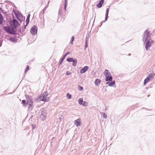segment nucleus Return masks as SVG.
<instances>
[{
  "label": "nucleus",
  "instance_id": "obj_1",
  "mask_svg": "<svg viewBox=\"0 0 155 155\" xmlns=\"http://www.w3.org/2000/svg\"><path fill=\"white\" fill-rule=\"evenodd\" d=\"M9 25H3V28L7 33L12 35L15 34L17 31V28L20 25L15 19L12 20L11 19L9 21Z\"/></svg>",
  "mask_w": 155,
  "mask_h": 155
},
{
  "label": "nucleus",
  "instance_id": "obj_2",
  "mask_svg": "<svg viewBox=\"0 0 155 155\" xmlns=\"http://www.w3.org/2000/svg\"><path fill=\"white\" fill-rule=\"evenodd\" d=\"M26 100H23L22 101L21 104H22L23 107H26L27 106V104L30 103L34 102L33 98L32 96L29 95H27L25 94V95Z\"/></svg>",
  "mask_w": 155,
  "mask_h": 155
},
{
  "label": "nucleus",
  "instance_id": "obj_3",
  "mask_svg": "<svg viewBox=\"0 0 155 155\" xmlns=\"http://www.w3.org/2000/svg\"><path fill=\"white\" fill-rule=\"evenodd\" d=\"M152 35V32L149 30V28H148L146 29L144 31L143 34V41L145 42L147 40H150Z\"/></svg>",
  "mask_w": 155,
  "mask_h": 155
},
{
  "label": "nucleus",
  "instance_id": "obj_4",
  "mask_svg": "<svg viewBox=\"0 0 155 155\" xmlns=\"http://www.w3.org/2000/svg\"><path fill=\"white\" fill-rule=\"evenodd\" d=\"M14 10L13 9V11L14 12L16 18L21 23L23 21H24L25 18V17L23 16L21 12L18 11H17V12H15Z\"/></svg>",
  "mask_w": 155,
  "mask_h": 155
},
{
  "label": "nucleus",
  "instance_id": "obj_5",
  "mask_svg": "<svg viewBox=\"0 0 155 155\" xmlns=\"http://www.w3.org/2000/svg\"><path fill=\"white\" fill-rule=\"evenodd\" d=\"M48 91H45L43 93L40 94L39 96H38V98H37V99H40V101L45 102V101H46V97L48 96Z\"/></svg>",
  "mask_w": 155,
  "mask_h": 155
},
{
  "label": "nucleus",
  "instance_id": "obj_6",
  "mask_svg": "<svg viewBox=\"0 0 155 155\" xmlns=\"http://www.w3.org/2000/svg\"><path fill=\"white\" fill-rule=\"evenodd\" d=\"M41 114L40 116V118L41 121H44L46 119L47 116V111L44 108L41 109Z\"/></svg>",
  "mask_w": 155,
  "mask_h": 155
},
{
  "label": "nucleus",
  "instance_id": "obj_7",
  "mask_svg": "<svg viewBox=\"0 0 155 155\" xmlns=\"http://www.w3.org/2000/svg\"><path fill=\"white\" fill-rule=\"evenodd\" d=\"M38 31V28L36 25H33L30 29V32L33 35H37Z\"/></svg>",
  "mask_w": 155,
  "mask_h": 155
},
{
  "label": "nucleus",
  "instance_id": "obj_8",
  "mask_svg": "<svg viewBox=\"0 0 155 155\" xmlns=\"http://www.w3.org/2000/svg\"><path fill=\"white\" fill-rule=\"evenodd\" d=\"M70 52L69 51L68 52H66L65 54L63 56L62 58L59 61V64H58V67H59L60 65L62 64L63 61L64 59L66 57L68 54H70Z\"/></svg>",
  "mask_w": 155,
  "mask_h": 155
},
{
  "label": "nucleus",
  "instance_id": "obj_9",
  "mask_svg": "<svg viewBox=\"0 0 155 155\" xmlns=\"http://www.w3.org/2000/svg\"><path fill=\"white\" fill-rule=\"evenodd\" d=\"M143 43L145 44V48L146 51H148L150 47L151 46V45L150 44V40H148L144 42L143 41Z\"/></svg>",
  "mask_w": 155,
  "mask_h": 155
},
{
  "label": "nucleus",
  "instance_id": "obj_10",
  "mask_svg": "<svg viewBox=\"0 0 155 155\" xmlns=\"http://www.w3.org/2000/svg\"><path fill=\"white\" fill-rule=\"evenodd\" d=\"M81 119L80 118H78L74 121V125H75L77 127H79L81 125Z\"/></svg>",
  "mask_w": 155,
  "mask_h": 155
},
{
  "label": "nucleus",
  "instance_id": "obj_11",
  "mask_svg": "<svg viewBox=\"0 0 155 155\" xmlns=\"http://www.w3.org/2000/svg\"><path fill=\"white\" fill-rule=\"evenodd\" d=\"M34 102L30 103L27 104L28 110V111H31L33 109L34 105L33 104Z\"/></svg>",
  "mask_w": 155,
  "mask_h": 155
},
{
  "label": "nucleus",
  "instance_id": "obj_12",
  "mask_svg": "<svg viewBox=\"0 0 155 155\" xmlns=\"http://www.w3.org/2000/svg\"><path fill=\"white\" fill-rule=\"evenodd\" d=\"M89 67L87 66H86L81 69L80 71V73L82 74L85 73L88 69Z\"/></svg>",
  "mask_w": 155,
  "mask_h": 155
},
{
  "label": "nucleus",
  "instance_id": "obj_13",
  "mask_svg": "<svg viewBox=\"0 0 155 155\" xmlns=\"http://www.w3.org/2000/svg\"><path fill=\"white\" fill-rule=\"evenodd\" d=\"M18 39L16 36L14 37H11L9 38V40L13 43L17 42L18 41Z\"/></svg>",
  "mask_w": 155,
  "mask_h": 155
},
{
  "label": "nucleus",
  "instance_id": "obj_14",
  "mask_svg": "<svg viewBox=\"0 0 155 155\" xmlns=\"http://www.w3.org/2000/svg\"><path fill=\"white\" fill-rule=\"evenodd\" d=\"M109 9L110 8H106L105 18V21H107L108 20V18H109L108 15L109 14Z\"/></svg>",
  "mask_w": 155,
  "mask_h": 155
},
{
  "label": "nucleus",
  "instance_id": "obj_15",
  "mask_svg": "<svg viewBox=\"0 0 155 155\" xmlns=\"http://www.w3.org/2000/svg\"><path fill=\"white\" fill-rule=\"evenodd\" d=\"M104 2V0H100L99 2L97 4V6L98 8H101Z\"/></svg>",
  "mask_w": 155,
  "mask_h": 155
},
{
  "label": "nucleus",
  "instance_id": "obj_16",
  "mask_svg": "<svg viewBox=\"0 0 155 155\" xmlns=\"http://www.w3.org/2000/svg\"><path fill=\"white\" fill-rule=\"evenodd\" d=\"M104 75L105 76V77H106L108 76L111 75L110 72L107 69L105 70L104 72Z\"/></svg>",
  "mask_w": 155,
  "mask_h": 155
},
{
  "label": "nucleus",
  "instance_id": "obj_17",
  "mask_svg": "<svg viewBox=\"0 0 155 155\" xmlns=\"http://www.w3.org/2000/svg\"><path fill=\"white\" fill-rule=\"evenodd\" d=\"M155 75L154 73H150L148 76L147 77L150 80H152L154 77V75Z\"/></svg>",
  "mask_w": 155,
  "mask_h": 155
},
{
  "label": "nucleus",
  "instance_id": "obj_18",
  "mask_svg": "<svg viewBox=\"0 0 155 155\" xmlns=\"http://www.w3.org/2000/svg\"><path fill=\"white\" fill-rule=\"evenodd\" d=\"M113 80V77L112 75L107 76L105 77V81H111Z\"/></svg>",
  "mask_w": 155,
  "mask_h": 155
},
{
  "label": "nucleus",
  "instance_id": "obj_19",
  "mask_svg": "<svg viewBox=\"0 0 155 155\" xmlns=\"http://www.w3.org/2000/svg\"><path fill=\"white\" fill-rule=\"evenodd\" d=\"M101 81L100 79H99L98 78H97L95 79L94 84L96 86H98L100 83L101 82Z\"/></svg>",
  "mask_w": 155,
  "mask_h": 155
},
{
  "label": "nucleus",
  "instance_id": "obj_20",
  "mask_svg": "<svg viewBox=\"0 0 155 155\" xmlns=\"http://www.w3.org/2000/svg\"><path fill=\"white\" fill-rule=\"evenodd\" d=\"M31 16L30 14H29L27 17L26 19V23L27 25H28L30 21V18Z\"/></svg>",
  "mask_w": 155,
  "mask_h": 155
},
{
  "label": "nucleus",
  "instance_id": "obj_21",
  "mask_svg": "<svg viewBox=\"0 0 155 155\" xmlns=\"http://www.w3.org/2000/svg\"><path fill=\"white\" fill-rule=\"evenodd\" d=\"M110 81V84H109V85H108L109 86L113 87L114 85H115V82L114 80L113 81L112 80V81Z\"/></svg>",
  "mask_w": 155,
  "mask_h": 155
},
{
  "label": "nucleus",
  "instance_id": "obj_22",
  "mask_svg": "<svg viewBox=\"0 0 155 155\" xmlns=\"http://www.w3.org/2000/svg\"><path fill=\"white\" fill-rule=\"evenodd\" d=\"M150 80L147 77L144 80L143 85H145Z\"/></svg>",
  "mask_w": 155,
  "mask_h": 155
},
{
  "label": "nucleus",
  "instance_id": "obj_23",
  "mask_svg": "<svg viewBox=\"0 0 155 155\" xmlns=\"http://www.w3.org/2000/svg\"><path fill=\"white\" fill-rule=\"evenodd\" d=\"M72 66H75L76 65L77 63V60L76 58H74V60H73Z\"/></svg>",
  "mask_w": 155,
  "mask_h": 155
},
{
  "label": "nucleus",
  "instance_id": "obj_24",
  "mask_svg": "<svg viewBox=\"0 0 155 155\" xmlns=\"http://www.w3.org/2000/svg\"><path fill=\"white\" fill-rule=\"evenodd\" d=\"M74 58H68L66 59V61L68 62H72Z\"/></svg>",
  "mask_w": 155,
  "mask_h": 155
},
{
  "label": "nucleus",
  "instance_id": "obj_25",
  "mask_svg": "<svg viewBox=\"0 0 155 155\" xmlns=\"http://www.w3.org/2000/svg\"><path fill=\"white\" fill-rule=\"evenodd\" d=\"M83 99L82 98H79L78 101V104L81 105L83 102Z\"/></svg>",
  "mask_w": 155,
  "mask_h": 155
},
{
  "label": "nucleus",
  "instance_id": "obj_26",
  "mask_svg": "<svg viewBox=\"0 0 155 155\" xmlns=\"http://www.w3.org/2000/svg\"><path fill=\"white\" fill-rule=\"evenodd\" d=\"M3 17L2 15L0 12V25L2 24V22L3 20Z\"/></svg>",
  "mask_w": 155,
  "mask_h": 155
},
{
  "label": "nucleus",
  "instance_id": "obj_27",
  "mask_svg": "<svg viewBox=\"0 0 155 155\" xmlns=\"http://www.w3.org/2000/svg\"><path fill=\"white\" fill-rule=\"evenodd\" d=\"M91 33V31L89 32H88V31H87V34L86 36V38H85V40H88L89 37V35L90 33Z\"/></svg>",
  "mask_w": 155,
  "mask_h": 155
},
{
  "label": "nucleus",
  "instance_id": "obj_28",
  "mask_svg": "<svg viewBox=\"0 0 155 155\" xmlns=\"http://www.w3.org/2000/svg\"><path fill=\"white\" fill-rule=\"evenodd\" d=\"M88 103L87 102L84 101L81 105L84 106H87L88 105Z\"/></svg>",
  "mask_w": 155,
  "mask_h": 155
},
{
  "label": "nucleus",
  "instance_id": "obj_29",
  "mask_svg": "<svg viewBox=\"0 0 155 155\" xmlns=\"http://www.w3.org/2000/svg\"><path fill=\"white\" fill-rule=\"evenodd\" d=\"M74 40V36H72L71 37V41H70V43L71 45H72L73 44V42Z\"/></svg>",
  "mask_w": 155,
  "mask_h": 155
},
{
  "label": "nucleus",
  "instance_id": "obj_30",
  "mask_svg": "<svg viewBox=\"0 0 155 155\" xmlns=\"http://www.w3.org/2000/svg\"><path fill=\"white\" fill-rule=\"evenodd\" d=\"M88 40H85V45H84L85 48H86L88 46Z\"/></svg>",
  "mask_w": 155,
  "mask_h": 155
},
{
  "label": "nucleus",
  "instance_id": "obj_31",
  "mask_svg": "<svg viewBox=\"0 0 155 155\" xmlns=\"http://www.w3.org/2000/svg\"><path fill=\"white\" fill-rule=\"evenodd\" d=\"M67 98L68 99H70L71 98V95L69 93H67L66 96Z\"/></svg>",
  "mask_w": 155,
  "mask_h": 155
},
{
  "label": "nucleus",
  "instance_id": "obj_32",
  "mask_svg": "<svg viewBox=\"0 0 155 155\" xmlns=\"http://www.w3.org/2000/svg\"><path fill=\"white\" fill-rule=\"evenodd\" d=\"M29 70V67L28 65L26 67V68L25 69V73H26L28 70Z\"/></svg>",
  "mask_w": 155,
  "mask_h": 155
},
{
  "label": "nucleus",
  "instance_id": "obj_33",
  "mask_svg": "<svg viewBox=\"0 0 155 155\" xmlns=\"http://www.w3.org/2000/svg\"><path fill=\"white\" fill-rule=\"evenodd\" d=\"M59 15L61 16L62 15V12L61 9H60L58 12Z\"/></svg>",
  "mask_w": 155,
  "mask_h": 155
},
{
  "label": "nucleus",
  "instance_id": "obj_34",
  "mask_svg": "<svg viewBox=\"0 0 155 155\" xmlns=\"http://www.w3.org/2000/svg\"><path fill=\"white\" fill-rule=\"evenodd\" d=\"M78 90L80 91H82L83 89V87L80 85L78 86Z\"/></svg>",
  "mask_w": 155,
  "mask_h": 155
},
{
  "label": "nucleus",
  "instance_id": "obj_35",
  "mask_svg": "<svg viewBox=\"0 0 155 155\" xmlns=\"http://www.w3.org/2000/svg\"><path fill=\"white\" fill-rule=\"evenodd\" d=\"M28 25H27L26 24V25H24V27L22 29V32H23L24 31H25L26 28V26H27Z\"/></svg>",
  "mask_w": 155,
  "mask_h": 155
},
{
  "label": "nucleus",
  "instance_id": "obj_36",
  "mask_svg": "<svg viewBox=\"0 0 155 155\" xmlns=\"http://www.w3.org/2000/svg\"><path fill=\"white\" fill-rule=\"evenodd\" d=\"M68 2H64V9L65 10H66V8L67 7Z\"/></svg>",
  "mask_w": 155,
  "mask_h": 155
},
{
  "label": "nucleus",
  "instance_id": "obj_37",
  "mask_svg": "<svg viewBox=\"0 0 155 155\" xmlns=\"http://www.w3.org/2000/svg\"><path fill=\"white\" fill-rule=\"evenodd\" d=\"M31 125L32 127V129L33 130L35 129V128L36 127V125L32 124H31Z\"/></svg>",
  "mask_w": 155,
  "mask_h": 155
},
{
  "label": "nucleus",
  "instance_id": "obj_38",
  "mask_svg": "<svg viewBox=\"0 0 155 155\" xmlns=\"http://www.w3.org/2000/svg\"><path fill=\"white\" fill-rule=\"evenodd\" d=\"M103 118L106 119L107 118V115L104 113H103Z\"/></svg>",
  "mask_w": 155,
  "mask_h": 155
},
{
  "label": "nucleus",
  "instance_id": "obj_39",
  "mask_svg": "<svg viewBox=\"0 0 155 155\" xmlns=\"http://www.w3.org/2000/svg\"><path fill=\"white\" fill-rule=\"evenodd\" d=\"M50 97H46V101H45V102H49L50 101Z\"/></svg>",
  "mask_w": 155,
  "mask_h": 155
},
{
  "label": "nucleus",
  "instance_id": "obj_40",
  "mask_svg": "<svg viewBox=\"0 0 155 155\" xmlns=\"http://www.w3.org/2000/svg\"><path fill=\"white\" fill-rule=\"evenodd\" d=\"M48 7V6L47 5H46L43 9L42 11L43 13L45 12L46 8Z\"/></svg>",
  "mask_w": 155,
  "mask_h": 155
},
{
  "label": "nucleus",
  "instance_id": "obj_41",
  "mask_svg": "<svg viewBox=\"0 0 155 155\" xmlns=\"http://www.w3.org/2000/svg\"><path fill=\"white\" fill-rule=\"evenodd\" d=\"M1 11L2 13H3L5 15H6L7 14V12H4V10L2 9Z\"/></svg>",
  "mask_w": 155,
  "mask_h": 155
},
{
  "label": "nucleus",
  "instance_id": "obj_42",
  "mask_svg": "<svg viewBox=\"0 0 155 155\" xmlns=\"http://www.w3.org/2000/svg\"><path fill=\"white\" fill-rule=\"evenodd\" d=\"M71 74V73L69 71H67L66 72V74L67 75H68Z\"/></svg>",
  "mask_w": 155,
  "mask_h": 155
},
{
  "label": "nucleus",
  "instance_id": "obj_43",
  "mask_svg": "<svg viewBox=\"0 0 155 155\" xmlns=\"http://www.w3.org/2000/svg\"><path fill=\"white\" fill-rule=\"evenodd\" d=\"M106 21H105V20L104 21H102L101 23V25H102V24L104 23Z\"/></svg>",
  "mask_w": 155,
  "mask_h": 155
},
{
  "label": "nucleus",
  "instance_id": "obj_44",
  "mask_svg": "<svg viewBox=\"0 0 155 155\" xmlns=\"http://www.w3.org/2000/svg\"><path fill=\"white\" fill-rule=\"evenodd\" d=\"M150 44L152 45V44L153 42V40H150Z\"/></svg>",
  "mask_w": 155,
  "mask_h": 155
},
{
  "label": "nucleus",
  "instance_id": "obj_45",
  "mask_svg": "<svg viewBox=\"0 0 155 155\" xmlns=\"http://www.w3.org/2000/svg\"><path fill=\"white\" fill-rule=\"evenodd\" d=\"M110 81H107V82H106V84H108V85H109V84H110Z\"/></svg>",
  "mask_w": 155,
  "mask_h": 155
},
{
  "label": "nucleus",
  "instance_id": "obj_46",
  "mask_svg": "<svg viewBox=\"0 0 155 155\" xmlns=\"http://www.w3.org/2000/svg\"><path fill=\"white\" fill-rule=\"evenodd\" d=\"M19 31H20V33H21V34H22V32L21 31V28H20V29H19Z\"/></svg>",
  "mask_w": 155,
  "mask_h": 155
},
{
  "label": "nucleus",
  "instance_id": "obj_47",
  "mask_svg": "<svg viewBox=\"0 0 155 155\" xmlns=\"http://www.w3.org/2000/svg\"><path fill=\"white\" fill-rule=\"evenodd\" d=\"M64 2H68V0H64Z\"/></svg>",
  "mask_w": 155,
  "mask_h": 155
},
{
  "label": "nucleus",
  "instance_id": "obj_48",
  "mask_svg": "<svg viewBox=\"0 0 155 155\" xmlns=\"http://www.w3.org/2000/svg\"><path fill=\"white\" fill-rule=\"evenodd\" d=\"M131 55V54H130V53H129V54H128V55H129V56H130V55Z\"/></svg>",
  "mask_w": 155,
  "mask_h": 155
},
{
  "label": "nucleus",
  "instance_id": "obj_49",
  "mask_svg": "<svg viewBox=\"0 0 155 155\" xmlns=\"http://www.w3.org/2000/svg\"><path fill=\"white\" fill-rule=\"evenodd\" d=\"M33 117V116L32 115L31 116V117L30 118V120L31 119L32 117Z\"/></svg>",
  "mask_w": 155,
  "mask_h": 155
},
{
  "label": "nucleus",
  "instance_id": "obj_50",
  "mask_svg": "<svg viewBox=\"0 0 155 155\" xmlns=\"http://www.w3.org/2000/svg\"><path fill=\"white\" fill-rule=\"evenodd\" d=\"M101 25H101H101H99V26H98V27H101Z\"/></svg>",
  "mask_w": 155,
  "mask_h": 155
},
{
  "label": "nucleus",
  "instance_id": "obj_51",
  "mask_svg": "<svg viewBox=\"0 0 155 155\" xmlns=\"http://www.w3.org/2000/svg\"><path fill=\"white\" fill-rule=\"evenodd\" d=\"M2 8L1 7H0V11H1V10L2 9Z\"/></svg>",
  "mask_w": 155,
  "mask_h": 155
},
{
  "label": "nucleus",
  "instance_id": "obj_52",
  "mask_svg": "<svg viewBox=\"0 0 155 155\" xmlns=\"http://www.w3.org/2000/svg\"><path fill=\"white\" fill-rule=\"evenodd\" d=\"M54 138V137H53L52 138V140H53Z\"/></svg>",
  "mask_w": 155,
  "mask_h": 155
},
{
  "label": "nucleus",
  "instance_id": "obj_53",
  "mask_svg": "<svg viewBox=\"0 0 155 155\" xmlns=\"http://www.w3.org/2000/svg\"><path fill=\"white\" fill-rule=\"evenodd\" d=\"M150 96V95H148V97H149V96Z\"/></svg>",
  "mask_w": 155,
  "mask_h": 155
},
{
  "label": "nucleus",
  "instance_id": "obj_54",
  "mask_svg": "<svg viewBox=\"0 0 155 155\" xmlns=\"http://www.w3.org/2000/svg\"><path fill=\"white\" fill-rule=\"evenodd\" d=\"M62 117V115H61V116L60 117V118H61V117Z\"/></svg>",
  "mask_w": 155,
  "mask_h": 155
},
{
  "label": "nucleus",
  "instance_id": "obj_55",
  "mask_svg": "<svg viewBox=\"0 0 155 155\" xmlns=\"http://www.w3.org/2000/svg\"><path fill=\"white\" fill-rule=\"evenodd\" d=\"M2 46V44L0 45V47H1Z\"/></svg>",
  "mask_w": 155,
  "mask_h": 155
}]
</instances>
